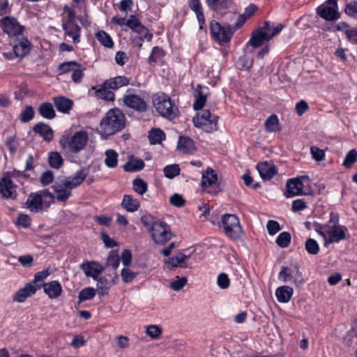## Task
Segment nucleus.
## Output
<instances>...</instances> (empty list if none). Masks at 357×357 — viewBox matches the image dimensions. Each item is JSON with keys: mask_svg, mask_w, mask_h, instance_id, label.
<instances>
[{"mask_svg": "<svg viewBox=\"0 0 357 357\" xmlns=\"http://www.w3.org/2000/svg\"><path fill=\"white\" fill-rule=\"evenodd\" d=\"M34 116V112L31 106H27L26 108L22 112L20 115V120L22 122H29L31 121Z\"/></svg>", "mask_w": 357, "mask_h": 357, "instance_id": "nucleus-57", "label": "nucleus"}, {"mask_svg": "<svg viewBox=\"0 0 357 357\" xmlns=\"http://www.w3.org/2000/svg\"><path fill=\"white\" fill-rule=\"evenodd\" d=\"M96 294V290L93 287H86L81 290L79 293V300L84 301L92 299Z\"/></svg>", "mask_w": 357, "mask_h": 357, "instance_id": "nucleus-46", "label": "nucleus"}, {"mask_svg": "<svg viewBox=\"0 0 357 357\" xmlns=\"http://www.w3.org/2000/svg\"><path fill=\"white\" fill-rule=\"evenodd\" d=\"M15 54L19 57H23L30 51V43L27 39H22L13 46Z\"/></svg>", "mask_w": 357, "mask_h": 357, "instance_id": "nucleus-34", "label": "nucleus"}, {"mask_svg": "<svg viewBox=\"0 0 357 357\" xmlns=\"http://www.w3.org/2000/svg\"><path fill=\"white\" fill-rule=\"evenodd\" d=\"M109 89L107 85L105 84V82L102 84L92 88L93 90H95L96 95L98 98L105 100H114V93L109 91Z\"/></svg>", "mask_w": 357, "mask_h": 357, "instance_id": "nucleus-28", "label": "nucleus"}, {"mask_svg": "<svg viewBox=\"0 0 357 357\" xmlns=\"http://www.w3.org/2000/svg\"><path fill=\"white\" fill-rule=\"evenodd\" d=\"M137 275V273L132 271L128 268H124L121 270V276L125 283L132 282Z\"/></svg>", "mask_w": 357, "mask_h": 357, "instance_id": "nucleus-50", "label": "nucleus"}, {"mask_svg": "<svg viewBox=\"0 0 357 357\" xmlns=\"http://www.w3.org/2000/svg\"><path fill=\"white\" fill-rule=\"evenodd\" d=\"M49 165L54 169H59L63 164V159L59 152H51L48 157Z\"/></svg>", "mask_w": 357, "mask_h": 357, "instance_id": "nucleus-40", "label": "nucleus"}, {"mask_svg": "<svg viewBox=\"0 0 357 357\" xmlns=\"http://www.w3.org/2000/svg\"><path fill=\"white\" fill-rule=\"evenodd\" d=\"M337 0H328L322 5L319 6L317 12L318 15L328 21H334L340 17V13L337 11Z\"/></svg>", "mask_w": 357, "mask_h": 357, "instance_id": "nucleus-12", "label": "nucleus"}, {"mask_svg": "<svg viewBox=\"0 0 357 357\" xmlns=\"http://www.w3.org/2000/svg\"><path fill=\"white\" fill-rule=\"evenodd\" d=\"M144 167V162L141 159H130L124 165V170L126 172H136L141 170Z\"/></svg>", "mask_w": 357, "mask_h": 357, "instance_id": "nucleus-39", "label": "nucleus"}, {"mask_svg": "<svg viewBox=\"0 0 357 357\" xmlns=\"http://www.w3.org/2000/svg\"><path fill=\"white\" fill-rule=\"evenodd\" d=\"M278 278L284 282L293 280L297 286H300L304 283L301 273L298 268L296 270L295 274H294V272L290 268L282 266V270L279 273Z\"/></svg>", "mask_w": 357, "mask_h": 357, "instance_id": "nucleus-14", "label": "nucleus"}, {"mask_svg": "<svg viewBox=\"0 0 357 357\" xmlns=\"http://www.w3.org/2000/svg\"><path fill=\"white\" fill-rule=\"evenodd\" d=\"M153 104L156 112L162 117L174 120L178 115V109L171 98L166 94L153 96Z\"/></svg>", "mask_w": 357, "mask_h": 357, "instance_id": "nucleus-3", "label": "nucleus"}, {"mask_svg": "<svg viewBox=\"0 0 357 357\" xmlns=\"http://www.w3.org/2000/svg\"><path fill=\"white\" fill-rule=\"evenodd\" d=\"M310 153L313 159H314L317 162H321L325 158V153L324 150L320 149L316 146H311Z\"/></svg>", "mask_w": 357, "mask_h": 357, "instance_id": "nucleus-58", "label": "nucleus"}, {"mask_svg": "<svg viewBox=\"0 0 357 357\" xmlns=\"http://www.w3.org/2000/svg\"><path fill=\"white\" fill-rule=\"evenodd\" d=\"M126 25L131 30L140 35L137 40L139 47H142V43L144 40L150 41L153 35L149 33V30L140 22L135 15H130V18L126 21Z\"/></svg>", "mask_w": 357, "mask_h": 357, "instance_id": "nucleus-11", "label": "nucleus"}, {"mask_svg": "<svg viewBox=\"0 0 357 357\" xmlns=\"http://www.w3.org/2000/svg\"><path fill=\"white\" fill-rule=\"evenodd\" d=\"M201 185L202 190L208 194H216L219 192L218 176L214 170L208 168L202 173Z\"/></svg>", "mask_w": 357, "mask_h": 357, "instance_id": "nucleus-10", "label": "nucleus"}, {"mask_svg": "<svg viewBox=\"0 0 357 357\" xmlns=\"http://www.w3.org/2000/svg\"><path fill=\"white\" fill-rule=\"evenodd\" d=\"M54 197L47 190H43L40 192L31 193L24 203L26 208L32 213H38L43 209L44 207H48L49 204L53 202Z\"/></svg>", "mask_w": 357, "mask_h": 357, "instance_id": "nucleus-5", "label": "nucleus"}, {"mask_svg": "<svg viewBox=\"0 0 357 357\" xmlns=\"http://www.w3.org/2000/svg\"><path fill=\"white\" fill-rule=\"evenodd\" d=\"M89 140V135L86 131L80 130L74 133L72 136L63 135L59 144L64 150H68L73 153H77L82 151Z\"/></svg>", "mask_w": 357, "mask_h": 357, "instance_id": "nucleus-4", "label": "nucleus"}, {"mask_svg": "<svg viewBox=\"0 0 357 357\" xmlns=\"http://www.w3.org/2000/svg\"><path fill=\"white\" fill-rule=\"evenodd\" d=\"M282 24H278L276 26L271 25L270 22H265L263 26L259 28L262 31L263 33L270 37V40L272 39L275 36L278 35L283 29Z\"/></svg>", "mask_w": 357, "mask_h": 357, "instance_id": "nucleus-35", "label": "nucleus"}, {"mask_svg": "<svg viewBox=\"0 0 357 357\" xmlns=\"http://www.w3.org/2000/svg\"><path fill=\"white\" fill-rule=\"evenodd\" d=\"M177 148L179 151L188 154H192L196 150L193 141L187 137L179 138Z\"/></svg>", "mask_w": 357, "mask_h": 357, "instance_id": "nucleus-26", "label": "nucleus"}, {"mask_svg": "<svg viewBox=\"0 0 357 357\" xmlns=\"http://www.w3.org/2000/svg\"><path fill=\"white\" fill-rule=\"evenodd\" d=\"M83 70L84 68H82V65L78 63L77 68H76L73 71L72 74V79L74 82L79 83L82 81V79L84 75Z\"/></svg>", "mask_w": 357, "mask_h": 357, "instance_id": "nucleus-62", "label": "nucleus"}, {"mask_svg": "<svg viewBox=\"0 0 357 357\" xmlns=\"http://www.w3.org/2000/svg\"><path fill=\"white\" fill-rule=\"evenodd\" d=\"M265 130L268 132H278L281 128L278 116L275 114L271 115L265 121Z\"/></svg>", "mask_w": 357, "mask_h": 357, "instance_id": "nucleus-36", "label": "nucleus"}, {"mask_svg": "<svg viewBox=\"0 0 357 357\" xmlns=\"http://www.w3.org/2000/svg\"><path fill=\"white\" fill-rule=\"evenodd\" d=\"M77 66L78 63L75 61L64 62L59 65L58 70L60 72V74H63L70 71L73 72Z\"/></svg>", "mask_w": 357, "mask_h": 357, "instance_id": "nucleus-53", "label": "nucleus"}, {"mask_svg": "<svg viewBox=\"0 0 357 357\" xmlns=\"http://www.w3.org/2000/svg\"><path fill=\"white\" fill-rule=\"evenodd\" d=\"M62 27L65 35L72 38L74 43L79 42L81 29L76 22H63Z\"/></svg>", "mask_w": 357, "mask_h": 357, "instance_id": "nucleus-22", "label": "nucleus"}, {"mask_svg": "<svg viewBox=\"0 0 357 357\" xmlns=\"http://www.w3.org/2000/svg\"><path fill=\"white\" fill-rule=\"evenodd\" d=\"M129 79L125 76H117L105 81V84L111 89H118L129 84Z\"/></svg>", "mask_w": 357, "mask_h": 357, "instance_id": "nucleus-32", "label": "nucleus"}, {"mask_svg": "<svg viewBox=\"0 0 357 357\" xmlns=\"http://www.w3.org/2000/svg\"><path fill=\"white\" fill-rule=\"evenodd\" d=\"M42 286L44 292L51 299L59 298L63 292L61 284L56 280L43 283Z\"/></svg>", "mask_w": 357, "mask_h": 357, "instance_id": "nucleus-19", "label": "nucleus"}, {"mask_svg": "<svg viewBox=\"0 0 357 357\" xmlns=\"http://www.w3.org/2000/svg\"><path fill=\"white\" fill-rule=\"evenodd\" d=\"M121 206L128 212H135L139 207V202L136 199H133L132 196L126 195L122 200Z\"/></svg>", "mask_w": 357, "mask_h": 357, "instance_id": "nucleus-33", "label": "nucleus"}, {"mask_svg": "<svg viewBox=\"0 0 357 357\" xmlns=\"http://www.w3.org/2000/svg\"><path fill=\"white\" fill-rule=\"evenodd\" d=\"M293 289L289 286H282L275 291L278 301L280 303H288L293 294Z\"/></svg>", "mask_w": 357, "mask_h": 357, "instance_id": "nucleus-29", "label": "nucleus"}, {"mask_svg": "<svg viewBox=\"0 0 357 357\" xmlns=\"http://www.w3.org/2000/svg\"><path fill=\"white\" fill-rule=\"evenodd\" d=\"M217 284L222 289H227L230 285V280L226 273H222L217 278Z\"/></svg>", "mask_w": 357, "mask_h": 357, "instance_id": "nucleus-56", "label": "nucleus"}, {"mask_svg": "<svg viewBox=\"0 0 357 357\" xmlns=\"http://www.w3.org/2000/svg\"><path fill=\"white\" fill-rule=\"evenodd\" d=\"M303 185L299 178L289 179L287 183L286 197H292L301 195L303 192Z\"/></svg>", "mask_w": 357, "mask_h": 357, "instance_id": "nucleus-21", "label": "nucleus"}, {"mask_svg": "<svg viewBox=\"0 0 357 357\" xmlns=\"http://www.w3.org/2000/svg\"><path fill=\"white\" fill-rule=\"evenodd\" d=\"M218 119L217 115L211 114L208 109H204L197 113L192 121L195 127L210 133L218 130Z\"/></svg>", "mask_w": 357, "mask_h": 357, "instance_id": "nucleus-7", "label": "nucleus"}, {"mask_svg": "<svg viewBox=\"0 0 357 357\" xmlns=\"http://www.w3.org/2000/svg\"><path fill=\"white\" fill-rule=\"evenodd\" d=\"M187 282L188 280L185 277L176 276L174 280L170 282L169 287L174 291H178L183 288V287L187 284Z\"/></svg>", "mask_w": 357, "mask_h": 357, "instance_id": "nucleus-47", "label": "nucleus"}, {"mask_svg": "<svg viewBox=\"0 0 357 357\" xmlns=\"http://www.w3.org/2000/svg\"><path fill=\"white\" fill-rule=\"evenodd\" d=\"M80 266L85 275L87 277H91L93 280H98L99 275L104 271L103 266L95 261L82 264Z\"/></svg>", "mask_w": 357, "mask_h": 357, "instance_id": "nucleus-18", "label": "nucleus"}, {"mask_svg": "<svg viewBox=\"0 0 357 357\" xmlns=\"http://www.w3.org/2000/svg\"><path fill=\"white\" fill-rule=\"evenodd\" d=\"M54 106L59 112L62 113H69L73 105V102L64 96H58L54 98Z\"/></svg>", "mask_w": 357, "mask_h": 357, "instance_id": "nucleus-24", "label": "nucleus"}, {"mask_svg": "<svg viewBox=\"0 0 357 357\" xmlns=\"http://www.w3.org/2000/svg\"><path fill=\"white\" fill-rule=\"evenodd\" d=\"M134 190L139 195L144 194L147 190V184L142 178L134 179L133 182Z\"/></svg>", "mask_w": 357, "mask_h": 357, "instance_id": "nucleus-51", "label": "nucleus"}, {"mask_svg": "<svg viewBox=\"0 0 357 357\" xmlns=\"http://www.w3.org/2000/svg\"><path fill=\"white\" fill-rule=\"evenodd\" d=\"M189 7L196 14L197 21L199 24V28L202 29L205 23V19L200 0H190Z\"/></svg>", "mask_w": 357, "mask_h": 357, "instance_id": "nucleus-27", "label": "nucleus"}, {"mask_svg": "<svg viewBox=\"0 0 357 357\" xmlns=\"http://www.w3.org/2000/svg\"><path fill=\"white\" fill-rule=\"evenodd\" d=\"M39 112L42 116L52 119L55 116V112L53 106L50 102H44L39 107Z\"/></svg>", "mask_w": 357, "mask_h": 357, "instance_id": "nucleus-41", "label": "nucleus"}, {"mask_svg": "<svg viewBox=\"0 0 357 357\" xmlns=\"http://www.w3.org/2000/svg\"><path fill=\"white\" fill-rule=\"evenodd\" d=\"M257 169L263 180H270L276 174L275 167L272 162H259Z\"/></svg>", "mask_w": 357, "mask_h": 357, "instance_id": "nucleus-20", "label": "nucleus"}, {"mask_svg": "<svg viewBox=\"0 0 357 357\" xmlns=\"http://www.w3.org/2000/svg\"><path fill=\"white\" fill-rule=\"evenodd\" d=\"M206 101V96L201 92H198L196 100L193 104V108L195 110L201 109Z\"/></svg>", "mask_w": 357, "mask_h": 357, "instance_id": "nucleus-59", "label": "nucleus"}, {"mask_svg": "<svg viewBox=\"0 0 357 357\" xmlns=\"http://www.w3.org/2000/svg\"><path fill=\"white\" fill-rule=\"evenodd\" d=\"M357 160V151L352 149L347 154L345 159L343 162V165L345 167H351Z\"/></svg>", "mask_w": 357, "mask_h": 357, "instance_id": "nucleus-55", "label": "nucleus"}, {"mask_svg": "<svg viewBox=\"0 0 357 357\" xmlns=\"http://www.w3.org/2000/svg\"><path fill=\"white\" fill-rule=\"evenodd\" d=\"M164 55L163 50L159 47H154L152 50L151 54L149 57L150 63L155 62L158 59L162 57Z\"/></svg>", "mask_w": 357, "mask_h": 357, "instance_id": "nucleus-61", "label": "nucleus"}, {"mask_svg": "<svg viewBox=\"0 0 357 357\" xmlns=\"http://www.w3.org/2000/svg\"><path fill=\"white\" fill-rule=\"evenodd\" d=\"M123 101L126 106L137 111L144 112L146 109V103L139 96L126 94Z\"/></svg>", "mask_w": 357, "mask_h": 357, "instance_id": "nucleus-15", "label": "nucleus"}, {"mask_svg": "<svg viewBox=\"0 0 357 357\" xmlns=\"http://www.w3.org/2000/svg\"><path fill=\"white\" fill-rule=\"evenodd\" d=\"M291 235L287 231L282 232L279 234L276 239V243L280 246V248H287L289 246L290 242H291Z\"/></svg>", "mask_w": 357, "mask_h": 357, "instance_id": "nucleus-48", "label": "nucleus"}, {"mask_svg": "<svg viewBox=\"0 0 357 357\" xmlns=\"http://www.w3.org/2000/svg\"><path fill=\"white\" fill-rule=\"evenodd\" d=\"M144 226L149 231L151 238L156 244L165 245L172 236L168 225L156 220L151 215H144L141 218Z\"/></svg>", "mask_w": 357, "mask_h": 357, "instance_id": "nucleus-1", "label": "nucleus"}, {"mask_svg": "<svg viewBox=\"0 0 357 357\" xmlns=\"http://www.w3.org/2000/svg\"><path fill=\"white\" fill-rule=\"evenodd\" d=\"M211 33L213 38L220 44L228 43L233 35L234 30L230 24L221 25L219 22L211 23Z\"/></svg>", "mask_w": 357, "mask_h": 357, "instance_id": "nucleus-9", "label": "nucleus"}, {"mask_svg": "<svg viewBox=\"0 0 357 357\" xmlns=\"http://www.w3.org/2000/svg\"><path fill=\"white\" fill-rule=\"evenodd\" d=\"M208 7L215 11H221L228 6L227 0H206Z\"/></svg>", "mask_w": 357, "mask_h": 357, "instance_id": "nucleus-44", "label": "nucleus"}, {"mask_svg": "<svg viewBox=\"0 0 357 357\" xmlns=\"http://www.w3.org/2000/svg\"><path fill=\"white\" fill-rule=\"evenodd\" d=\"M146 333L151 338L156 339L162 334V328L158 325H149L146 327Z\"/></svg>", "mask_w": 357, "mask_h": 357, "instance_id": "nucleus-54", "label": "nucleus"}, {"mask_svg": "<svg viewBox=\"0 0 357 357\" xmlns=\"http://www.w3.org/2000/svg\"><path fill=\"white\" fill-rule=\"evenodd\" d=\"M86 177V174L82 169L77 171L73 176L66 178L63 185L70 190L79 186Z\"/></svg>", "mask_w": 357, "mask_h": 357, "instance_id": "nucleus-23", "label": "nucleus"}, {"mask_svg": "<svg viewBox=\"0 0 357 357\" xmlns=\"http://www.w3.org/2000/svg\"><path fill=\"white\" fill-rule=\"evenodd\" d=\"M33 130L47 142H50L53 139V130L48 125L38 123L34 126Z\"/></svg>", "mask_w": 357, "mask_h": 357, "instance_id": "nucleus-30", "label": "nucleus"}, {"mask_svg": "<svg viewBox=\"0 0 357 357\" xmlns=\"http://www.w3.org/2000/svg\"><path fill=\"white\" fill-rule=\"evenodd\" d=\"M0 192L5 198L15 199L17 197V185L13 183L8 174L0 181Z\"/></svg>", "mask_w": 357, "mask_h": 357, "instance_id": "nucleus-13", "label": "nucleus"}, {"mask_svg": "<svg viewBox=\"0 0 357 357\" xmlns=\"http://www.w3.org/2000/svg\"><path fill=\"white\" fill-rule=\"evenodd\" d=\"M270 37L263 33L262 31L259 29L254 31L252 33L250 39L248 43L254 48L261 46L264 42L269 41Z\"/></svg>", "mask_w": 357, "mask_h": 357, "instance_id": "nucleus-25", "label": "nucleus"}, {"mask_svg": "<svg viewBox=\"0 0 357 357\" xmlns=\"http://www.w3.org/2000/svg\"><path fill=\"white\" fill-rule=\"evenodd\" d=\"M97 40L103 46L112 48L114 46V43L109 35L104 31H99L96 33Z\"/></svg>", "mask_w": 357, "mask_h": 357, "instance_id": "nucleus-43", "label": "nucleus"}, {"mask_svg": "<svg viewBox=\"0 0 357 357\" xmlns=\"http://www.w3.org/2000/svg\"><path fill=\"white\" fill-rule=\"evenodd\" d=\"M305 248L308 254L315 255L319 252V245L313 238H307L305 243Z\"/></svg>", "mask_w": 357, "mask_h": 357, "instance_id": "nucleus-45", "label": "nucleus"}, {"mask_svg": "<svg viewBox=\"0 0 357 357\" xmlns=\"http://www.w3.org/2000/svg\"><path fill=\"white\" fill-rule=\"evenodd\" d=\"M105 164L107 167L115 168L118 165V153L113 149H108L105 153Z\"/></svg>", "mask_w": 357, "mask_h": 357, "instance_id": "nucleus-38", "label": "nucleus"}, {"mask_svg": "<svg viewBox=\"0 0 357 357\" xmlns=\"http://www.w3.org/2000/svg\"><path fill=\"white\" fill-rule=\"evenodd\" d=\"M188 258L189 256H187L181 252L177 253L175 256L169 257L166 261L167 268L169 269H172L177 266L184 267L183 264Z\"/></svg>", "mask_w": 357, "mask_h": 357, "instance_id": "nucleus-31", "label": "nucleus"}, {"mask_svg": "<svg viewBox=\"0 0 357 357\" xmlns=\"http://www.w3.org/2000/svg\"><path fill=\"white\" fill-rule=\"evenodd\" d=\"M221 224L225 235L234 240L243 236V229L238 218L234 214H225L221 218Z\"/></svg>", "mask_w": 357, "mask_h": 357, "instance_id": "nucleus-6", "label": "nucleus"}, {"mask_svg": "<svg viewBox=\"0 0 357 357\" xmlns=\"http://www.w3.org/2000/svg\"><path fill=\"white\" fill-rule=\"evenodd\" d=\"M326 229V241L324 242L325 246L333 243H338L345 239L348 233L347 228L338 223L337 218H331L327 222Z\"/></svg>", "mask_w": 357, "mask_h": 357, "instance_id": "nucleus-8", "label": "nucleus"}, {"mask_svg": "<svg viewBox=\"0 0 357 357\" xmlns=\"http://www.w3.org/2000/svg\"><path fill=\"white\" fill-rule=\"evenodd\" d=\"M55 192V196H53L54 199L56 198L58 201L60 202L66 201L71 195V190L64 187L63 184L56 188Z\"/></svg>", "mask_w": 357, "mask_h": 357, "instance_id": "nucleus-42", "label": "nucleus"}, {"mask_svg": "<svg viewBox=\"0 0 357 357\" xmlns=\"http://www.w3.org/2000/svg\"><path fill=\"white\" fill-rule=\"evenodd\" d=\"M20 144L15 136L10 137L6 141V146L11 153H14L18 149Z\"/></svg>", "mask_w": 357, "mask_h": 357, "instance_id": "nucleus-63", "label": "nucleus"}, {"mask_svg": "<svg viewBox=\"0 0 357 357\" xmlns=\"http://www.w3.org/2000/svg\"><path fill=\"white\" fill-rule=\"evenodd\" d=\"M268 232L270 235L273 236L280 230L279 223L275 220H268L266 225Z\"/></svg>", "mask_w": 357, "mask_h": 357, "instance_id": "nucleus-60", "label": "nucleus"}, {"mask_svg": "<svg viewBox=\"0 0 357 357\" xmlns=\"http://www.w3.org/2000/svg\"><path fill=\"white\" fill-rule=\"evenodd\" d=\"M40 289L39 286L35 285L34 282L27 283L24 287L20 289L13 296V301L17 303H22L25 300L34 294Z\"/></svg>", "mask_w": 357, "mask_h": 357, "instance_id": "nucleus-17", "label": "nucleus"}, {"mask_svg": "<svg viewBox=\"0 0 357 357\" xmlns=\"http://www.w3.org/2000/svg\"><path fill=\"white\" fill-rule=\"evenodd\" d=\"M50 273L51 271L49 268L38 272L35 274L34 279L31 282H34L35 285L39 286L40 289L43 286L42 284H38V282H42L46 279L50 275Z\"/></svg>", "mask_w": 357, "mask_h": 357, "instance_id": "nucleus-52", "label": "nucleus"}, {"mask_svg": "<svg viewBox=\"0 0 357 357\" xmlns=\"http://www.w3.org/2000/svg\"><path fill=\"white\" fill-rule=\"evenodd\" d=\"M165 176L168 178H173L180 173V168L178 165H169L164 167Z\"/></svg>", "mask_w": 357, "mask_h": 357, "instance_id": "nucleus-49", "label": "nucleus"}, {"mask_svg": "<svg viewBox=\"0 0 357 357\" xmlns=\"http://www.w3.org/2000/svg\"><path fill=\"white\" fill-rule=\"evenodd\" d=\"M100 128L107 135H111L122 130L125 126V116L117 108L109 110L100 122Z\"/></svg>", "mask_w": 357, "mask_h": 357, "instance_id": "nucleus-2", "label": "nucleus"}, {"mask_svg": "<svg viewBox=\"0 0 357 357\" xmlns=\"http://www.w3.org/2000/svg\"><path fill=\"white\" fill-rule=\"evenodd\" d=\"M345 13L355 18H357V2H351L347 5Z\"/></svg>", "mask_w": 357, "mask_h": 357, "instance_id": "nucleus-64", "label": "nucleus"}, {"mask_svg": "<svg viewBox=\"0 0 357 357\" xmlns=\"http://www.w3.org/2000/svg\"><path fill=\"white\" fill-rule=\"evenodd\" d=\"M165 139V134L160 128H153L149 132V139L151 144H160Z\"/></svg>", "mask_w": 357, "mask_h": 357, "instance_id": "nucleus-37", "label": "nucleus"}, {"mask_svg": "<svg viewBox=\"0 0 357 357\" xmlns=\"http://www.w3.org/2000/svg\"><path fill=\"white\" fill-rule=\"evenodd\" d=\"M1 25L3 31L9 36L20 35L22 32V26L14 17H4L2 20Z\"/></svg>", "mask_w": 357, "mask_h": 357, "instance_id": "nucleus-16", "label": "nucleus"}]
</instances>
